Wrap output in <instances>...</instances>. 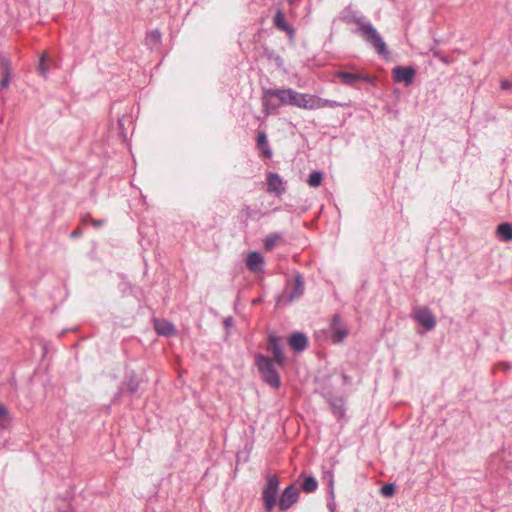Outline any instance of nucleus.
I'll return each mask as SVG.
<instances>
[{
	"instance_id": "obj_1",
	"label": "nucleus",
	"mask_w": 512,
	"mask_h": 512,
	"mask_svg": "<svg viewBox=\"0 0 512 512\" xmlns=\"http://www.w3.org/2000/svg\"><path fill=\"white\" fill-rule=\"evenodd\" d=\"M347 22L357 25V29L354 30L353 33L359 35L367 43L373 46L378 54L386 55L388 53L382 36L372 25V23L368 21L364 16L352 15L347 18Z\"/></svg>"
},
{
	"instance_id": "obj_2",
	"label": "nucleus",
	"mask_w": 512,
	"mask_h": 512,
	"mask_svg": "<svg viewBox=\"0 0 512 512\" xmlns=\"http://www.w3.org/2000/svg\"><path fill=\"white\" fill-rule=\"evenodd\" d=\"M255 364L262 379L273 388H279L281 381L273 362L268 357L258 354L255 358Z\"/></svg>"
},
{
	"instance_id": "obj_3",
	"label": "nucleus",
	"mask_w": 512,
	"mask_h": 512,
	"mask_svg": "<svg viewBox=\"0 0 512 512\" xmlns=\"http://www.w3.org/2000/svg\"><path fill=\"white\" fill-rule=\"evenodd\" d=\"M279 490V480L275 475H270L263 490V501L265 510L270 512L275 504Z\"/></svg>"
},
{
	"instance_id": "obj_4",
	"label": "nucleus",
	"mask_w": 512,
	"mask_h": 512,
	"mask_svg": "<svg viewBox=\"0 0 512 512\" xmlns=\"http://www.w3.org/2000/svg\"><path fill=\"white\" fill-rule=\"evenodd\" d=\"M412 318L420 325H422L426 330H433L436 326L435 317L427 307H414Z\"/></svg>"
},
{
	"instance_id": "obj_5",
	"label": "nucleus",
	"mask_w": 512,
	"mask_h": 512,
	"mask_svg": "<svg viewBox=\"0 0 512 512\" xmlns=\"http://www.w3.org/2000/svg\"><path fill=\"white\" fill-rule=\"evenodd\" d=\"M268 342V349L271 351L274 361L280 366L284 365L285 356L282 350L281 338L274 333H270L268 336Z\"/></svg>"
},
{
	"instance_id": "obj_6",
	"label": "nucleus",
	"mask_w": 512,
	"mask_h": 512,
	"mask_svg": "<svg viewBox=\"0 0 512 512\" xmlns=\"http://www.w3.org/2000/svg\"><path fill=\"white\" fill-rule=\"evenodd\" d=\"M335 76L341 80V82L347 86H355L358 81H364L371 83L372 78L362 73H352L346 71H337Z\"/></svg>"
},
{
	"instance_id": "obj_7",
	"label": "nucleus",
	"mask_w": 512,
	"mask_h": 512,
	"mask_svg": "<svg viewBox=\"0 0 512 512\" xmlns=\"http://www.w3.org/2000/svg\"><path fill=\"white\" fill-rule=\"evenodd\" d=\"M336 106H339V104L336 101L323 99L315 95L307 94L305 104H303V109L316 110L325 107L333 108Z\"/></svg>"
},
{
	"instance_id": "obj_8",
	"label": "nucleus",
	"mask_w": 512,
	"mask_h": 512,
	"mask_svg": "<svg viewBox=\"0 0 512 512\" xmlns=\"http://www.w3.org/2000/svg\"><path fill=\"white\" fill-rule=\"evenodd\" d=\"M304 279L300 274H296L292 282L287 284V297L289 302L300 298L304 293Z\"/></svg>"
},
{
	"instance_id": "obj_9",
	"label": "nucleus",
	"mask_w": 512,
	"mask_h": 512,
	"mask_svg": "<svg viewBox=\"0 0 512 512\" xmlns=\"http://www.w3.org/2000/svg\"><path fill=\"white\" fill-rule=\"evenodd\" d=\"M299 491L294 485L288 486L280 496L279 507L285 511L297 502Z\"/></svg>"
},
{
	"instance_id": "obj_10",
	"label": "nucleus",
	"mask_w": 512,
	"mask_h": 512,
	"mask_svg": "<svg viewBox=\"0 0 512 512\" xmlns=\"http://www.w3.org/2000/svg\"><path fill=\"white\" fill-rule=\"evenodd\" d=\"M267 191L276 196H280L285 192L283 180L279 174L270 172L267 175Z\"/></svg>"
},
{
	"instance_id": "obj_11",
	"label": "nucleus",
	"mask_w": 512,
	"mask_h": 512,
	"mask_svg": "<svg viewBox=\"0 0 512 512\" xmlns=\"http://www.w3.org/2000/svg\"><path fill=\"white\" fill-rule=\"evenodd\" d=\"M331 338L334 343L342 342L348 335V330L341 325L339 316L335 315L330 325Z\"/></svg>"
},
{
	"instance_id": "obj_12",
	"label": "nucleus",
	"mask_w": 512,
	"mask_h": 512,
	"mask_svg": "<svg viewBox=\"0 0 512 512\" xmlns=\"http://www.w3.org/2000/svg\"><path fill=\"white\" fill-rule=\"evenodd\" d=\"M415 70L412 67L396 66L393 69V77L396 82L409 85L413 82Z\"/></svg>"
},
{
	"instance_id": "obj_13",
	"label": "nucleus",
	"mask_w": 512,
	"mask_h": 512,
	"mask_svg": "<svg viewBox=\"0 0 512 512\" xmlns=\"http://www.w3.org/2000/svg\"><path fill=\"white\" fill-rule=\"evenodd\" d=\"M288 344L294 351L302 352L308 346V338L304 333L295 332L289 336Z\"/></svg>"
},
{
	"instance_id": "obj_14",
	"label": "nucleus",
	"mask_w": 512,
	"mask_h": 512,
	"mask_svg": "<svg viewBox=\"0 0 512 512\" xmlns=\"http://www.w3.org/2000/svg\"><path fill=\"white\" fill-rule=\"evenodd\" d=\"M246 265L251 272L258 273L263 269L264 258L259 252H251L247 256Z\"/></svg>"
},
{
	"instance_id": "obj_15",
	"label": "nucleus",
	"mask_w": 512,
	"mask_h": 512,
	"mask_svg": "<svg viewBox=\"0 0 512 512\" xmlns=\"http://www.w3.org/2000/svg\"><path fill=\"white\" fill-rule=\"evenodd\" d=\"M274 25L279 30L286 32L290 36L294 34V30L287 24L285 15L281 10H278L274 16Z\"/></svg>"
},
{
	"instance_id": "obj_16",
	"label": "nucleus",
	"mask_w": 512,
	"mask_h": 512,
	"mask_svg": "<svg viewBox=\"0 0 512 512\" xmlns=\"http://www.w3.org/2000/svg\"><path fill=\"white\" fill-rule=\"evenodd\" d=\"M155 329L158 334L163 336H171L175 333L174 325L166 320H156Z\"/></svg>"
},
{
	"instance_id": "obj_17",
	"label": "nucleus",
	"mask_w": 512,
	"mask_h": 512,
	"mask_svg": "<svg viewBox=\"0 0 512 512\" xmlns=\"http://www.w3.org/2000/svg\"><path fill=\"white\" fill-rule=\"evenodd\" d=\"M497 236L505 242L512 241V224L501 223L496 230Z\"/></svg>"
},
{
	"instance_id": "obj_18",
	"label": "nucleus",
	"mask_w": 512,
	"mask_h": 512,
	"mask_svg": "<svg viewBox=\"0 0 512 512\" xmlns=\"http://www.w3.org/2000/svg\"><path fill=\"white\" fill-rule=\"evenodd\" d=\"M257 146L262 149V153L266 158H270L272 156V151L268 146L267 135L264 131L258 132Z\"/></svg>"
},
{
	"instance_id": "obj_19",
	"label": "nucleus",
	"mask_w": 512,
	"mask_h": 512,
	"mask_svg": "<svg viewBox=\"0 0 512 512\" xmlns=\"http://www.w3.org/2000/svg\"><path fill=\"white\" fill-rule=\"evenodd\" d=\"M161 41V33L159 30H152L146 35V45H148L151 49L156 48Z\"/></svg>"
},
{
	"instance_id": "obj_20",
	"label": "nucleus",
	"mask_w": 512,
	"mask_h": 512,
	"mask_svg": "<svg viewBox=\"0 0 512 512\" xmlns=\"http://www.w3.org/2000/svg\"><path fill=\"white\" fill-rule=\"evenodd\" d=\"M301 487L304 492L312 493L317 489L318 482L313 476H304V480Z\"/></svg>"
},
{
	"instance_id": "obj_21",
	"label": "nucleus",
	"mask_w": 512,
	"mask_h": 512,
	"mask_svg": "<svg viewBox=\"0 0 512 512\" xmlns=\"http://www.w3.org/2000/svg\"><path fill=\"white\" fill-rule=\"evenodd\" d=\"M327 475L329 477V488H330L329 495L331 498V500L327 503V507L330 512H334L335 508H336L335 494H334V487H333L334 479H333V474L331 472H328Z\"/></svg>"
},
{
	"instance_id": "obj_22",
	"label": "nucleus",
	"mask_w": 512,
	"mask_h": 512,
	"mask_svg": "<svg viewBox=\"0 0 512 512\" xmlns=\"http://www.w3.org/2000/svg\"><path fill=\"white\" fill-rule=\"evenodd\" d=\"M281 240V234L272 233L266 236L264 239V247L266 250L271 251L277 243Z\"/></svg>"
},
{
	"instance_id": "obj_23",
	"label": "nucleus",
	"mask_w": 512,
	"mask_h": 512,
	"mask_svg": "<svg viewBox=\"0 0 512 512\" xmlns=\"http://www.w3.org/2000/svg\"><path fill=\"white\" fill-rule=\"evenodd\" d=\"M330 406L335 416L341 418L344 416L345 409L342 399L330 400Z\"/></svg>"
},
{
	"instance_id": "obj_24",
	"label": "nucleus",
	"mask_w": 512,
	"mask_h": 512,
	"mask_svg": "<svg viewBox=\"0 0 512 512\" xmlns=\"http://www.w3.org/2000/svg\"><path fill=\"white\" fill-rule=\"evenodd\" d=\"M1 65L4 68V74L0 81L1 88H6L10 82V66L8 60L5 58L1 59Z\"/></svg>"
},
{
	"instance_id": "obj_25",
	"label": "nucleus",
	"mask_w": 512,
	"mask_h": 512,
	"mask_svg": "<svg viewBox=\"0 0 512 512\" xmlns=\"http://www.w3.org/2000/svg\"><path fill=\"white\" fill-rule=\"evenodd\" d=\"M277 98L280 100L282 104L292 105L293 89H281V92L277 93Z\"/></svg>"
},
{
	"instance_id": "obj_26",
	"label": "nucleus",
	"mask_w": 512,
	"mask_h": 512,
	"mask_svg": "<svg viewBox=\"0 0 512 512\" xmlns=\"http://www.w3.org/2000/svg\"><path fill=\"white\" fill-rule=\"evenodd\" d=\"M323 174L320 171L312 172L307 180V183L311 187H318L322 182Z\"/></svg>"
},
{
	"instance_id": "obj_27",
	"label": "nucleus",
	"mask_w": 512,
	"mask_h": 512,
	"mask_svg": "<svg viewBox=\"0 0 512 512\" xmlns=\"http://www.w3.org/2000/svg\"><path fill=\"white\" fill-rule=\"evenodd\" d=\"M306 98L307 94L293 90L292 105L303 109V104H305Z\"/></svg>"
},
{
	"instance_id": "obj_28",
	"label": "nucleus",
	"mask_w": 512,
	"mask_h": 512,
	"mask_svg": "<svg viewBox=\"0 0 512 512\" xmlns=\"http://www.w3.org/2000/svg\"><path fill=\"white\" fill-rule=\"evenodd\" d=\"M10 416L7 408L0 404V428H6L9 425Z\"/></svg>"
},
{
	"instance_id": "obj_29",
	"label": "nucleus",
	"mask_w": 512,
	"mask_h": 512,
	"mask_svg": "<svg viewBox=\"0 0 512 512\" xmlns=\"http://www.w3.org/2000/svg\"><path fill=\"white\" fill-rule=\"evenodd\" d=\"M381 494L384 497H392L395 494V486L392 483L385 484L381 487Z\"/></svg>"
},
{
	"instance_id": "obj_30",
	"label": "nucleus",
	"mask_w": 512,
	"mask_h": 512,
	"mask_svg": "<svg viewBox=\"0 0 512 512\" xmlns=\"http://www.w3.org/2000/svg\"><path fill=\"white\" fill-rule=\"evenodd\" d=\"M263 108L266 113V115H269L271 111L278 108V105L274 104L271 100L268 98H263Z\"/></svg>"
},
{
	"instance_id": "obj_31",
	"label": "nucleus",
	"mask_w": 512,
	"mask_h": 512,
	"mask_svg": "<svg viewBox=\"0 0 512 512\" xmlns=\"http://www.w3.org/2000/svg\"><path fill=\"white\" fill-rule=\"evenodd\" d=\"M127 387L131 393H136L139 389V382L133 376H131L127 383Z\"/></svg>"
},
{
	"instance_id": "obj_32",
	"label": "nucleus",
	"mask_w": 512,
	"mask_h": 512,
	"mask_svg": "<svg viewBox=\"0 0 512 512\" xmlns=\"http://www.w3.org/2000/svg\"><path fill=\"white\" fill-rule=\"evenodd\" d=\"M281 92V89H265L263 91V98H268V97H276L277 98V93H280Z\"/></svg>"
},
{
	"instance_id": "obj_33",
	"label": "nucleus",
	"mask_w": 512,
	"mask_h": 512,
	"mask_svg": "<svg viewBox=\"0 0 512 512\" xmlns=\"http://www.w3.org/2000/svg\"><path fill=\"white\" fill-rule=\"evenodd\" d=\"M45 55H43L40 59V63H39V66H38V70L39 72L45 76L46 75V72L48 70L47 66L45 65Z\"/></svg>"
},
{
	"instance_id": "obj_34",
	"label": "nucleus",
	"mask_w": 512,
	"mask_h": 512,
	"mask_svg": "<svg viewBox=\"0 0 512 512\" xmlns=\"http://www.w3.org/2000/svg\"><path fill=\"white\" fill-rule=\"evenodd\" d=\"M501 88L503 90H512V81L502 80L501 81Z\"/></svg>"
},
{
	"instance_id": "obj_35",
	"label": "nucleus",
	"mask_w": 512,
	"mask_h": 512,
	"mask_svg": "<svg viewBox=\"0 0 512 512\" xmlns=\"http://www.w3.org/2000/svg\"><path fill=\"white\" fill-rule=\"evenodd\" d=\"M500 367H503V369L506 371L508 369H510V365L508 363H503L500 365Z\"/></svg>"
},
{
	"instance_id": "obj_36",
	"label": "nucleus",
	"mask_w": 512,
	"mask_h": 512,
	"mask_svg": "<svg viewBox=\"0 0 512 512\" xmlns=\"http://www.w3.org/2000/svg\"><path fill=\"white\" fill-rule=\"evenodd\" d=\"M102 222H103L102 220L93 221V224H94L95 226H100V225L102 224Z\"/></svg>"
},
{
	"instance_id": "obj_37",
	"label": "nucleus",
	"mask_w": 512,
	"mask_h": 512,
	"mask_svg": "<svg viewBox=\"0 0 512 512\" xmlns=\"http://www.w3.org/2000/svg\"><path fill=\"white\" fill-rule=\"evenodd\" d=\"M260 302H261V299H260V298H257V299H254V300H253V303H254V304H258V303H260Z\"/></svg>"
},
{
	"instance_id": "obj_38",
	"label": "nucleus",
	"mask_w": 512,
	"mask_h": 512,
	"mask_svg": "<svg viewBox=\"0 0 512 512\" xmlns=\"http://www.w3.org/2000/svg\"><path fill=\"white\" fill-rule=\"evenodd\" d=\"M230 322H231V319H230V318H228V319H226V320H225V324H226V325H230Z\"/></svg>"
},
{
	"instance_id": "obj_39",
	"label": "nucleus",
	"mask_w": 512,
	"mask_h": 512,
	"mask_svg": "<svg viewBox=\"0 0 512 512\" xmlns=\"http://www.w3.org/2000/svg\"><path fill=\"white\" fill-rule=\"evenodd\" d=\"M289 4H293L295 0H287Z\"/></svg>"
},
{
	"instance_id": "obj_40",
	"label": "nucleus",
	"mask_w": 512,
	"mask_h": 512,
	"mask_svg": "<svg viewBox=\"0 0 512 512\" xmlns=\"http://www.w3.org/2000/svg\"><path fill=\"white\" fill-rule=\"evenodd\" d=\"M343 379H344V381L346 382V381H347V376H346V375H343Z\"/></svg>"
}]
</instances>
